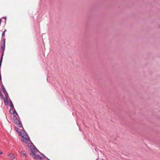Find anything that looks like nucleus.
Wrapping results in <instances>:
<instances>
[{"label":"nucleus","instance_id":"f257e3e1","mask_svg":"<svg viewBox=\"0 0 160 160\" xmlns=\"http://www.w3.org/2000/svg\"><path fill=\"white\" fill-rule=\"evenodd\" d=\"M14 128L16 132L19 134V135L21 136L22 137L23 142L28 144L29 142H31L30 138L28 136L27 134L26 133L25 131H23L22 132L20 129L17 127H15Z\"/></svg>","mask_w":160,"mask_h":160},{"label":"nucleus","instance_id":"f03ea898","mask_svg":"<svg viewBox=\"0 0 160 160\" xmlns=\"http://www.w3.org/2000/svg\"><path fill=\"white\" fill-rule=\"evenodd\" d=\"M30 154L31 155H32L35 158L38 160H44L45 158H47L46 157L44 156L41 153H40V155H36L33 152H31Z\"/></svg>","mask_w":160,"mask_h":160},{"label":"nucleus","instance_id":"7ed1b4c3","mask_svg":"<svg viewBox=\"0 0 160 160\" xmlns=\"http://www.w3.org/2000/svg\"><path fill=\"white\" fill-rule=\"evenodd\" d=\"M3 42L2 43L1 49V53L2 55L1 57V60L0 61V66H1L2 62V58L4 55V52L5 48V40L3 41Z\"/></svg>","mask_w":160,"mask_h":160},{"label":"nucleus","instance_id":"20e7f679","mask_svg":"<svg viewBox=\"0 0 160 160\" xmlns=\"http://www.w3.org/2000/svg\"><path fill=\"white\" fill-rule=\"evenodd\" d=\"M13 119L14 120V123L19 127H22V125L21 122H20V121L18 119L16 116L14 115L13 118Z\"/></svg>","mask_w":160,"mask_h":160},{"label":"nucleus","instance_id":"39448f33","mask_svg":"<svg viewBox=\"0 0 160 160\" xmlns=\"http://www.w3.org/2000/svg\"><path fill=\"white\" fill-rule=\"evenodd\" d=\"M10 112L12 114L14 115V114H15L18 115V113L16 111H15L14 108H11L10 109Z\"/></svg>","mask_w":160,"mask_h":160},{"label":"nucleus","instance_id":"423d86ee","mask_svg":"<svg viewBox=\"0 0 160 160\" xmlns=\"http://www.w3.org/2000/svg\"><path fill=\"white\" fill-rule=\"evenodd\" d=\"M9 103L10 107L12 108H14V106L10 99H9Z\"/></svg>","mask_w":160,"mask_h":160},{"label":"nucleus","instance_id":"0eeeda50","mask_svg":"<svg viewBox=\"0 0 160 160\" xmlns=\"http://www.w3.org/2000/svg\"><path fill=\"white\" fill-rule=\"evenodd\" d=\"M9 156L12 159H14L15 158V157L12 153L9 154Z\"/></svg>","mask_w":160,"mask_h":160},{"label":"nucleus","instance_id":"6e6552de","mask_svg":"<svg viewBox=\"0 0 160 160\" xmlns=\"http://www.w3.org/2000/svg\"><path fill=\"white\" fill-rule=\"evenodd\" d=\"M28 146L29 147L30 149L32 151L35 148V147L34 146H29L28 145Z\"/></svg>","mask_w":160,"mask_h":160},{"label":"nucleus","instance_id":"1a4fd4ad","mask_svg":"<svg viewBox=\"0 0 160 160\" xmlns=\"http://www.w3.org/2000/svg\"><path fill=\"white\" fill-rule=\"evenodd\" d=\"M24 151H22L21 152V153L22 155L25 156V157H26L27 155L25 153H24Z\"/></svg>","mask_w":160,"mask_h":160},{"label":"nucleus","instance_id":"9d476101","mask_svg":"<svg viewBox=\"0 0 160 160\" xmlns=\"http://www.w3.org/2000/svg\"><path fill=\"white\" fill-rule=\"evenodd\" d=\"M4 102L5 103L6 105H7L8 104V100H4Z\"/></svg>","mask_w":160,"mask_h":160},{"label":"nucleus","instance_id":"9b49d317","mask_svg":"<svg viewBox=\"0 0 160 160\" xmlns=\"http://www.w3.org/2000/svg\"><path fill=\"white\" fill-rule=\"evenodd\" d=\"M8 98H9V96L8 95L5 96V98H4V100L6 99L7 100H8Z\"/></svg>","mask_w":160,"mask_h":160},{"label":"nucleus","instance_id":"f8f14e48","mask_svg":"<svg viewBox=\"0 0 160 160\" xmlns=\"http://www.w3.org/2000/svg\"><path fill=\"white\" fill-rule=\"evenodd\" d=\"M33 151L35 152H37L38 151V150L36 148H35Z\"/></svg>","mask_w":160,"mask_h":160},{"label":"nucleus","instance_id":"ddd939ff","mask_svg":"<svg viewBox=\"0 0 160 160\" xmlns=\"http://www.w3.org/2000/svg\"><path fill=\"white\" fill-rule=\"evenodd\" d=\"M0 97L1 98H2V93L0 92Z\"/></svg>","mask_w":160,"mask_h":160},{"label":"nucleus","instance_id":"4468645a","mask_svg":"<svg viewBox=\"0 0 160 160\" xmlns=\"http://www.w3.org/2000/svg\"><path fill=\"white\" fill-rule=\"evenodd\" d=\"M6 31V30H5L3 32H2V36H4V33H5V31Z\"/></svg>","mask_w":160,"mask_h":160},{"label":"nucleus","instance_id":"2eb2a0df","mask_svg":"<svg viewBox=\"0 0 160 160\" xmlns=\"http://www.w3.org/2000/svg\"><path fill=\"white\" fill-rule=\"evenodd\" d=\"M2 90H3V91L4 90H5V88L3 86H2Z\"/></svg>","mask_w":160,"mask_h":160},{"label":"nucleus","instance_id":"dca6fc26","mask_svg":"<svg viewBox=\"0 0 160 160\" xmlns=\"http://www.w3.org/2000/svg\"><path fill=\"white\" fill-rule=\"evenodd\" d=\"M3 92L5 93L7 92V91H6V90H4L3 91Z\"/></svg>","mask_w":160,"mask_h":160},{"label":"nucleus","instance_id":"f3484780","mask_svg":"<svg viewBox=\"0 0 160 160\" xmlns=\"http://www.w3.org/2000/svg\"><path fill=\"white\" fill-rule=\"evenodd\" d=\"M5 96H7V95H8L7 92H6L5 93Z\"/></svg>","mask_w":160,"mask_h":160},{"label":"nucleus","instance_id":"a211bd4d","mask_svg":"<svg viewBox=\"0 0 160 160\" xmlns=\"http://www.w3.org/2000/svg\"><path fill=\"white\" fill-rule=\"evenodd\" d=\"M0 80H1V75L0 74Z\"/></svg>","mask_w":160,"mask_h":160},{"label":"nucleus","instance_id":"6ab92c4d","mask_svg":"<svg viewBox=\"0 0 160 160\" xmlns=\"http://www.w3.org/2000/svg\"><path fill=\"white\" fill-rule=\"evenodd\" d=\"M2 154V153L0 151V154Z\"/></svg>","mask_w":160,"mask_h":160}]
</instances>
